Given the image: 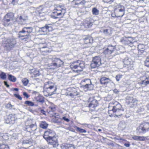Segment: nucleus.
I'll return each mask as SVG.
<instances>
[{"label": "nucleus", "mask_w": 149, "mask_h": 149, "mask_svg": "<svg viewBox=\"0 0 149 149\" xmlns=\"http://www.w3.org/2000/svg\"><path fill=\"white\" fill-rule=\"evenodd\" d=\"M67 149H74V146H71L69 147Z\"/></svg>", "instance_id": "obj_64"}, {"label": "nucleus", "mask_w": 149, "mask_h": 149, "mask_svg": "<svg viewBox=\"0 0 149 149\" xmlns=\"http://www.w3.org/2000/svg\"><path fill=\"white\" fill-rule=\"evenodd\" d=\"M35 99L37 102L41 103H43L45 102L44 97L40 95L36 97Z\"/></svg>", "instance_id": "obj_29"}, {"label": "nucleus", "mask_w": 149, "mask_h": 149, "mask_svg": "<svg viewBox=\"0 0 149 149\" xmlns=\"http://www.w3.org/2000/svg\"><path fill=\"white\" fill-rule=\"evenodd\" d=\"M0 76L1 79L5 80L6 78V76L5 73L2 72L0 75Z\"/></svg>", "instance_id": "obj_44"}, {"label": "nucleus", "mask_w": 149, "mask_h": 149, "mask_svg": "<svg viewBox=\"0 0 149 149\" xmlns=\"http://www.w3.org/2000/svg\"><path fill=\"white\" fill-rule=\"evenodd\" d=\"M108 108L109 110L108 113L109 114H110L109 115L110 116L112 115L113 111L123 109L121 105L118 102L116 101L110 102L109 104Z\"/></svg>", "instance_id": "obj_5"}, {"label": "nucleus", "mask_w": 149, "mask_h": 149, "mask_svg": "<svg viewBox=\"0 0 149 149\" xmlns=\"http://www.w3.org/2000/svg\"><path fill=\"white\" fill-rule=\"evenodd\" d=\"M116 48L115 46L109 45L103 48V52L104 54L108 56L111 54L116 49Z\"/></svg>", "instance_id": "obj_9"}, {"label": "nucleus", "mask_w": 149, "mask_h": 149, "mask_svg": "<svg viewBox=\"0 0 149 149\" xmlns=\"http://www.w3.org/2000/svg\"><path fill=\"white\" fill-rule=\"evenodd\" d=\"M56 135L55 132L53 130L48 129L45 131L43 135L44 138L46 140L50 138H51Z\"/></svg>", "instance_id": "obj_12"}, {"label": "nucleus", "mask_w": 149, "mask_h": 149, "mask_svg": "<svg viewBox=\"0 0 149 149\" xmlns=\"http://www.w3.org/2000/svg\"><path fill=\"white\" fill-rule=\"evenodd\" d=\"M125 67L127 68L128 70H132L133 68V61L130 58L125 57L123 61Z\"/></svg>", "instance_id": "obj_11"}, {"label": "nucleus", "mask_w": 149, "mask_h": 149, "mask_svg": "<svg viewBox=\"0 0 149 149\" xmlns=\"http://www.w3.org/2000/svg\"><path fill=\"white\" fill-rule=\"evenodd\" d=\"M63 62L59 58H56L54 60V62L52 63V65L55 68H58L63 65Z\"/></svg>", "instance_id": "obj_18"}, {"label": "nucleus", "mask_w": 149, "mask_h": 149, "mask_svg": "<svg viewBox=\"0 0 149 149\" xmlns=\"http://www.w3.org/2000/svg\"><path fill=\"white\" fill-rule=\"evenodd\" d=\"M14 96L17 98V99L20 100H22V97L20 96L19 95L17 94H14Z\"/></svg>", "instance_id": "obj_50"}, {"label": "nucleus", "mask_w": 149, "mask_h": 149, "mask_svg": "<svg viewBox=\"0 0 149 149\" xmlns=\"http://www.w3.org/2000/svg\"><path fill=\"white\" fill-rule=\"evenodd\" d=\"M41 112L42 113V114H44V115H45V111L43 110V109H42L41 110Z\"/></svg>", "instance_id": "obj_63"}, {"label": "nucleus", "mask_w": 149, "mask_h": 149, "mask_svg": "<svg viewBox=\"0 0 149 149\" xmlns=\"http://www.w3.org/2000/svg\"><path fill=\"white\" fill-rule=\"evenodd\" d=\"M12 3L13 5L16 4L17 3L18 0H12Z\"/></svg>", "instance_id": "obj_57"}, {"label": "nucleus", "mask_w": 149, "mask_h": 149, "mask_svg": "<svg viewBox=\"0 0 149 149\" xmlns=\"http://www.w3.org/2000/svg\"><path fill=\"white\" fill-rule=\"evenodd\" d=\"M111 29L110 27H108L104 29L103 32L104 34L106 35H109L111 33Z\"/></svg>", "instance_id": "obj_31"}, {"label": "nucleus", "mask_w": 149, "mask_h": 149, "mask_svg": "<svg viewBox=\"0 0 149 149\" xmlns=\"http://www.w3.org/2000/svg\"><path fill=\"white\" fill-rule=\"evenodd\" d=\"M124 146H126V147H128L130 146V144L129 143H125L124 144Z\"/></svg>", "instance_id": "obj_62"}, {"label": "nucleus", "mask_w": 149, "mask_h": 149, "mask_svg": "<svg viewBox=\"0 0 149 149\" xmlns=\"http://www.w3.org/2000/svg\"><path fill=\"white\" fill-rule=\"evenodd\" d=\"M1 149H9V148L7 145H3L1 147Z\"/></svg>", "instance_id": "obj_51"}, {"label": "nucleus", "mask_w": 149, "mask_h": 149, "mask_svg": "<svg viewBox=\"0 0 149 149\" xmlns=\"http://www.w3.org/2000/svg\"><path fill=\"white\" fill-rule=\"evenodd\" d=\"M66 12V9L63 6H58L54 10L51 15L53 19H56L58 16L63 17Z\"/></svg>", "instance_id": "obj_3"}, {"label": "nucleus", "mask_w": 149, "mask_h": 149, "mask_svg": "<svg viewBox=\"0 0 149 149\" xmlns=\"http://www.w3.org/2000/svg\"><path fill=\"white\" fill-rule=\"evenodd\" d=\"M44 12V8L43 7L40 6L36 8V13L37 14L40 15Z\"/></svg>", "instance_id": "obj_34"}, {"label": "nucleus", "mask_w": 149, "mask_h": 149, "mask_svg": "<svg viewBox=\"0 0 149 149\" xmlns=\"http://www.w3.org/2000/svg\"><path fill=\"white\" fill-rule=\"evenodd\" d=\"M16 39L13 38H4L2 41V46L6 50H10L16 44Z\"/></svg>", "instance_id": "obj_1"}, {"label": "nucleus", "mask_w": 149, "mask_h": 149, "mask_svg": "<svg viewBox=\"0 0 149 149\" xmlns=\"http://www.w3.org/2000/svg\"><path fill=\"white\" fill-rule=\"evenodd\" d=\"M85 2L84 0H73L72 4L73 5L79 6L80 4H84Z\"/></svg>", "instance_id": "obj_26"}, {"label": "nucleus", "mask_w": 149, "mask_h": 149, "mask_svg": "<svg viewBox=\"0 0 149 149\" xmlns=\"http://www.w3.org/2000/svg\"><path fill=\"white\" fill-rule=\"evenodd\" d=\"M19 19L22 22L20 24H24L25 23L27 19V16H25L24 15H21L19 17Z\"/></svg>", "instance_id": "obj_33"}, {"label": "nucleus", "mask_w": 149, "mask_h": 149, "mask_svg": "<svg viewBox=\"0 0 149 149\" xmlns=\"http://www.w3.org/2000/svg\"><path fill=\"white\" fill-rule=\"evenodd\" d=\"M49 109H50V111L52 112H54L56 110V108L54 107H50Z\"/></svg>", "instance_id": "obj_52"}, {"label": "nucleus", "mask_w": 149, "mask_h": 149, "mask_svg": "<svg viewBox=\"0 0 149 149\" xmlns=\"http://www.w3.org/2000/svg\"><path fill=\"white\" fill-rule=\"evenodd\" d=\"M92 13L94 15H97L99 14V11L96 8H93L92 10Z\"/></svg>", "instance_id": "obj_42"}, {"label": "nucleus", "mask_w": 149, "mask_h": 149, "mask_svg": "<svg viewBox=\"0 0 149 149\" xmlns=\"http://www.w3.org/2000/svg\"><path fill=\"white\" fill-rule=\"evenodd\" d=\"M103 1L106 3L111 4L113 2L111 0H103Z\"/></svg>", "instance_id": "obj_54"}, {"label": "nucleus", "mask_w": 149, "mask_h": 149, "mask_svg": "<svg viewBox=\"0 0 149 149\" xmlns=\"http://www.w3.org/2000/svg\"><path fill=\"white\" fill-rule=\"evenodd\" d=\"M33 142V140L31 139L25 140L23 141L22 144L24 145H32Z\"/></svg>", "instance_id": "obj_35"}, {"label": "nucleus", "mask_w": 149, "mask_h": 149, "mask_svg": "<svg viewBox=\"0 0 149 149\" xmlns=\"http://www.w3.org/2000/svg\"><path fill=\"white\" fill-rule=\"evenodd\" d=\"M14 13L11 12L7 13L4 17L3 24L5 26H8L14 20Z\"/></svg>", "instance_id": "obj_6"}, {"label": "nucleus", "mask_w": 149, "mask_h": 149, "mask_svg": "<svg viewBox=\"0 0 149 149\" xmlns=\"http://www.w3.org/2000/svg\"><path fill=\"white\" fill-rule=\"evenodd\" d=\"M92 20L90 18L86 19L84 22V25L86 28H88L92 25Z\"/></svg>", "instance_id": "obj_22"}, {"label": "nucleus", "mask_w": 149, "mask_h": 149, "mask_svg": "<svg viewBox=\"0 0 149 149\" xmlns=\"http://www.w3.org/2000/svg\"><path fill=\"white\" fill-rule=\"evenodd\" d=\"M124 109H122L119 110H118L116 111H113V113H115L114 117H118L122 115L124 113Z\"/></svg>", "instance_id": "obj_24"}, {"label": "nucleus", "mask_w": 149, "mask_h": 149, "mask_svg": "<svg viewBox=\"0 0 149 149\" xmlns=\"http://www.w3.org/2000/svg\"><path fill=\"white\" fill-rule=\"evenodd\" d=\"M115 13L117 14V17H122L124 14V7L122 6L115 9Z\"/></svg>", "instance_id": "obj_17"}, {"label": "nucleus", "mask_w": 149, "mask_h": 149, "mask_svg": "<svg viewBox=\"0 0 149 149\" xmlns=\"http://www.w3.org/2000/svg\"><path fill=\"white\" fill-rule=\"evenodd\" d=\"M142 125L141 124L137 128V132L139 134H144L146 133Z\"/></svg>", "instance_id": "obj_30"}, {"label": "nucleus", "mask_w": 149, "mask_h": 149, "mask_svg": "<svg viewBox=\"0 0 149 149\" xmlns=\"http://www.w3.org/2000/svg\"><path fill=\"white\" fill-rule=\"evenodd\" d=\"M14 106V105H12L10 103H9L7 104L6 106V107L7 108H9L10 109H11L12 108H13V107Z\"/></svg>", "instance_id": "obj_47"}, {"label": "nucleus", "mask_w": 149, "mask_h": 149, "mask_svg": "<svg viewBox=\"0 0 149 149\" xmlns=\"http://www.w3.org/2000/svg\"><path fill=\"white\" fill-rule=\"evenodd\" d=\"M139 83L142 86H145L149 84V77H145L144 80H142L139 82Z\"/></svg>", "instance_id": "obj_25"}, {"label": "nucleus", "mask_w": 149, "mask_h": 149, "mask_svg": "<svg viewBox=\"0 0 149 149\" xmlns=\"http://www.w3.org/2000/svg\"><path fill=\"white\" fill-rule=\"evenodd\" d=\"M132 138L135 140L139 141V136H134L132 137Z\"/></svg>", "instance_id": "obj_58"}, {"label": "nucleus", "mask_w": 149, "mask_h": 149, "mask_svg": "<svg viewBox=\"0 0 149 149\" xmlns=\"http://www.w3.org/2000/svg\"><path fill=\"white\" fill-rule=\"evenodd\" d=\"M44 88V92H47L48 93L47 95L50 96L56 93L57 87L54 83L48 81L45 83Z\"/></svg>", "instance_id": "obj_2"}, {"label": "nucleus", "mask_w": 149, "mask_h": 149, "mask_svg": "<svg viewBox=\"0 0 149 149\" xmlns=\"http://www.w3.org/2000/svg\"><path fill=\"white\" fill-rule=\"evenodd\" d=\"M146 108L147 110V111L148 112H149V104H148L146 105Z\"/></svg>", "instance_id": "obj_61"}, {"label": "nucleus", "mask_w": 149, "mask_h": 149, "mask_svg": "<svg viewBox=\"0 0 149 149\" xmlns=\"http://www.w3.org/2000/svg\"><path fill=\"white\" fill-rule=\"evenodd\" d=\"M101 58L99 56L93 57L91 64V68H94L99 67L101 64Z\"/></svg>", "instance_id": "obj_10"}, {"label": "nucleus", "mask_w": 149, "mask_h": 149, "mask_svg": "<svg viewBox=\"0 0 149 149\" xmlns=\"http://www.w3.org/2000/svg\"><path fill=\"white\" fill-rule=\"evenodd\" d=\"M82 87L87 90H91L93 89L94 85L92 84L91 80L89 79H84L81 81Z\"/></svg>", "instance_id": "obj_7"}, {"label": "nucleus", "mask_w": 149, "mask_h": 149, "mask_svg": "<svg viewBox=\"0 0 149 149\" xmlns=\"http://www.w3.org/2000/svg\"><path fill=\"white\" fill-rule=\"evenodd\" d=\"M130 101L128 102L129 103H134L135 102V100L132 97H130Z\"/></svg>", "instance_id": "obj_55"}, {"label": "nucleus", "mask_w": 149, "mask_h": 149, "mask_svg": "<svg viewBox=\"0 0 149 149\" xmlns=\"http://www.w3.org/2000/svg\"><path fill=\"white\" fill-rule=\"evenodd\" d=\"M8 79L10 81L15 82L16 80V78L11 74H8Z\"/></svg>", "instance_id": "obj_39"}, {"label": "nucleus", "mask_w": 149, "mask_h": 149, "mask_svg": "<svg viewBox=\"0 0 149 149\" xmlns=\"http://www.w3.org/2000/svg\"><path fill=\"white\" fill-rule=\"evenodd\" d=\"M52 25L50 24H46L45 26L40 29L41 31L44 32L51 31L52 30Z\"/></svg>", "instance_id": "obj_21"}, {"label": "nucleus", "mask_w": 149, "mask_h": 149, "mask_svg": "<svg viewBox=\"0 0 149 149\" xmlns=\"http://www.w3.org/2000/svg\"><path fill=\"white\" fill-rule=\"evenodd\" d=\"M39 49L42 52H49L51 51V48L48 47L46 43L40 44Z\"/></svg>", "instance_id": "obj_14"}, {"label": "nucleus", "mask_w": 149, "mask_h": 149, "mask_svg": "<svg viewBox=\"0 0 149 149\" xmlns=\"http://www.w3.org/2000/svg\"><path fill=\"white\" fill-rule=\"evenodd\" d=\"M23 94L24 97H26L27 98H29V95L26 92H24L23 93Z\"/></svg>", "instance_id": "obj_56"}, {"label": "nucleus", "mask_w": 149, "mask_h": 149, "mask_svg": "<svg viewBox=\"0 0 149 149\" xmlns=\"http://www.w3.org/2000/svg\"><path fill=\"white\" fill-rule=\"evenodd\" d=\"M70 67L74 71V69H78L79 70L81 71L82 70L83 68L84 67V65L83 61L78 60L71 63Z\"/></svg>", "instance_id": "obj_8"}, {"label": "nucleus", "mask_w": 149, "mask_h": 149, "mask_svg": "<svg viewBox=\"0 0 149 149\" xmlns=\"http://www.w3.org/2000/svg\"><path fill=\"white\" fill-rule=\"evenodd\" d=\"M60 119L61 120H63L67 122H68L70 120L69 118H67L65 116L63 117L62 118H61Z\"/></svg>", "instance_id": "obj_46"}, {"label": "nucleus", "mask_w": 149, "mask_h": 149, "mask_svg": "<svg viewBox=\"0 0 149 149\" xmlns=\"http://www.w3.org/2000/svg\"><path fill=\"white\" fill-rule=\"evenodd\" d=\"M85 44L91 43L93 42V39L90 36H86L84 38Z\"/></svg>", "instance_id": "obj_28"}, {"label": "nucleus", "mask_w": 149, "mask_h": 149, "mask_svg": "<svg viewBox=\"0 0 149 149\" xmlns=\"http://www.w3.org/2000/svg\"><path fill=\"white\" fill-rule=\"evenodd\" d=\"M111 16L113 17H117V14H116L115 13H113L111 14Z\"/></svg>", "instance_id": "obj_60"}, {"label": "nucleus", "mask_w": 149, "mask_h": 149, "mask_svg": "<svg viewBox=\"0 0 149 149\" xmlns=\"http://www.w3.org/2000/svg\"><path fill=\"white\" fill-rule=\"evenodd\" d=\"M24 104L28 106H33L34 105V102L29 100H26L24 102Z\"/></svg>", "instance_id": "obj_41"}, {"label": "nucleus", "mask_w": 149, "mask_h": 149, "mask_svg": "<svg viewBox=\"0 0 149 149\" xmlns=\"http://www.w3.org/2000/svg\"><path fill=\"white\" fill-rule=\"evenodd\" d=\"M22 81L24 86H26L29 82V80L26 78L22 79Z\"/></svg>", "instance_id": "obj_43"}, {"label": "nucleus", "mask_w": 149, "mask_h": 149, "mask_svg": "<svg viewBox=\"0 0 149 149\" xmlns=\"http://www.w3.org/2000/svg\"><path fill=\"white\" fill-rule=\"evenodd\" d=\"M142 125L145 132H146L149 131V123H144L141 124Z\"/></svg>", "instance_id": "obj_32"}, {"label": "nucleus", "mask_w": 149, "mask_h": 149, "mask_svg": "<svg viewBox=\"0 0 149 149\" xmlns=\"http://www.w3.org/2000/svg\"><path fill=\"white\" fill-rule=\"evenodd\" d=\"M100 83L104 86H107L109 84H113L112 81L109 78L106 77H102L100 79Z\"/></svg>", "instance_id": "obj_16"}, {"label": "nucleus", "mask_w": 149, "mask_h": 149, "mask_svg": "<svg viewBox=\"0 0 149 149\" xmlns=\"http://www.w3.org/2000/svg\"><path fill=\"white\" fill-rule=\"evenodd\" d=\"M25 130L27 131V132H29L30 133H32V131H31V128L30 126H27L25 128Z\"/></svg>", "instance_id": "obj_49"}, {"label": "nucleus", "mask_w": 149, "mask_h": 149, "mask_svg": "<svg viewBox=\"0 0 149 149\" xmlns=\"http://www.w3.org/2000/svg\"><path fill=\"white\" fill-rule=\"evenodd\" d=\"M48 124L45 121L41 122L40 124V126L41 128L43 129L47 128Z\"/></svg>", "instance_id": "obj_36"}, {"label": "nucleus", "mask_w": 149, "mask_h": 149, "mask_svg": "<svg viewBox=\"0 0 149 149\" xmlns=\"http://www.w3.org/2000/svg\"><path fill=\"white\" fill-rule=\"evenodd\" d=\"M60 118L58 117L55 116L52 119V121L53 123H56L57 125H60L62 123L61 120H60Z\"/></svg>", "instance_id": "obj_27"}, {"label": "nucleus", "mask_w": 149, "mask_h": 149, "mask_svg": "<svg viewBox=\"0 0 149 149\" xmlns=\"http://www.w3.org/2000/svg\"><path fill=\"white\" fill-rule=\"evenodd\" d=\"M46 141L48 144L53 145L54 147H56L58 145L57 139L55 136L50 138Z\"/></svg>", "instance_id": "obj_13"}, {"label": "nucleus", "mask_w": 149, "mask_h": 149, "mask_svg": "<svg viewBox=\"0 0 149 149\" xmlns=\"http://www.w3.org/2000/svg\"><path fill=\"white\" fill-rule=\"evenodd\" d=\"M139 141H145L146 139V137L144 136H139Z\"/></svg>", "instance_id": "obj_53"}, {"label": "nucleus", "mask_w": 149, "mask_h": 149, "mask_svg": "<svg viewBox=\"0 0 149 149\" xmlns=\"http://www.w3.org/2000/svg\"><path fill=\"white\" fill-rule=\"evenodd\" d=\"M6 122V123H13L15 120V118L14 116L12 114H10L7 116L5 119Z\"/></svg>", "instance_id": "obj_19"}, {"label": "nucleus", "mask_w": 149, "mask_h": 149, "mask_svg": "<svg viewBox=\"0 0 149 149\" xmlns=\"http://www.w3.org/2000/svg\"><path fill=\"white\" fill-rule=\"evenodd\" d=\"M145 45L143 44H139L138 45V48L139 50L138 53L139 54H143L144 55L146 54V52L144 49Z\"/></svg>", "instance_id": "obj_20"}, {"label": "nucleus", "mask_w": 149, "mask_h": 149, "mask_svg": "<svg viewBox=\"0 0 149 149\" xmlns=\"http://www.w3.org/2000/svg\"><path fill=\"white\" fill-rule=\"evenodd\" d=\"M32 73L33 75H34L35 77L39 76L40 74L39 71L35 69L32 70Z\"/></svg>", "instance_id": "obj_37"}, {"label": "nucleus", "mask_w": 149, "mask_h": 149, "mask_svg": "<svg viewBox=\"0 0 149 149\" xmlns=\"http://www.w3.org/2000/svg\"><path fill=\"white\" fill-rule=\"evenodd\" d=\"M99 101L97 100L94 98H91L89 100V102L88 107L90 108H94L97 106L99 104Z\"/></svg>", "instance_id": "obj_15"}, {"label": "nucleus", "mask_w": 149, "mask_h": 149, "mask_svg": "<svg viewBox=\"0 0 149 149\" xmlns=\"http://www.w3.org/2000/svg\"><path fill=\"white\" fill-rule=\"evenodd\" d=\"M145 65L146 66L149 67V57H147L145 61Z\"/></svg>", "instance_id": "obj_45"}, {"label": "nucleus", "mask_w": 149, "mask_h": 149, "mask_svg": "<svg viewBox=\"0 0 149 149\" xmlns=\"http://www.w3.org/2000/svg\"><path fill=\"white\" fill-rule=\"evenodd\" d=\"M31 128V131L33 134H34L35 131H36L37 129V127L36 124H31L29 125Z\"/></svg>", "instance_id": "obj_38"}, {"label": "nucleus", "mask_w": 149, "mask_h": 149, "mask_svg": "<svg viewBox=\"0 0 149 149\" xmlns=\"http://www.w3.org/2000/svg\"><path fill=\"white\" fill-rule=\"evenodd\" d=\"M132 38L131 37H125L121 40V42L125 45H128L132 42Z\"/></svg>", "instance_id": "obj_23"}, {"label": "nucleus", "mask_w": 149, "mask_h": 149, "mask_svg": "<svg viewBox=\"0 0 149 149\" xmlns=\"http://www.w3.org/2000/svg\"><path fill=\"white\" fill-rule=\"evenodd\" d=\"M122 75L120 74L116 75V80L117 81H119L120 79L122 78Z\"/></svg>", "instance_id": "obj_48"}, {"label": "nucleus", "mask_w": 149, "mask_h": 149, "mask_svg": "<svg viewBox=\"0 0 149 149\" xmlns=\"http://www.w3.org/2000/svg\"><path fill=\"white\" fill-rule=\"evenodd\" d=\"M74 128H76L77 131L79 133H86V130L77 127V126H75Z\"/></svg>", "instance_id": "obj_40"}, {"label": "nucleus", "mask_w": 149, "mask_h": 149, "mask_svg": "<svg viewBox=\"0 0 149 149\" xmlns=\"http://www.w3.org/2000/svg\"><path fill=\"white\" fill-rule=\"evenodd\" d=\"M4 85L7 87L8 88L9 87V85L8 84L7 82L6 81H4Z\"/></svg>", "instance_id": "obj_59"}, {"label": "nucleus", "mask_w": 149, "mask_h": 149, "mask_svg": "<svg viewBox=\"0 0 149 149\" xmlns=\"http://www.w3.org/2000/svg\"><path fill=\"white\" fill-rule=\"evenodd\" d=\"M33 28L31 26L23 28L22 30L19 32L18 37L22 39H26L31 37L30 34L33 31Z\"/></svg>", "instance_id": "obj_4"}]
</instances>
